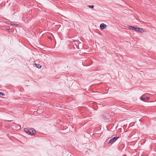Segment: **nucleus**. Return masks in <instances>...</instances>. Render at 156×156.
Masks as SVG:
<instances>
[{
    "instance_id": "nucleus-16",
    "label": "nucleus",
    "mask_w": 156,
    "mask_h": 156,
    "mask_svg": "<svg viewBox=\"0 0 156 156\" xmlns=\"http://www.w3.org/2000/svg\"><path fill=\"white\" fill-rule=\"evenodd\" d=\"M9 29H6V30H8V31H9ZM8 32H9V31H8Z\"/></svg>"
},
{
    "instance_id": "nucleus-3",
    "label": "nucleus",
    "mask_w": 156,
    "mask_h": 156,
    "mask_svg": "<svg viewBox=\"0 0 156 156\" xmlns=\"http://www.w3.org/2000/svg\"><path fill=\"white\" fill-rule=\"evenodd\" d=\"M72 42L74 44H75V45H76V48L78 49H79V44H81V45H82V43H80L79 44L78 41L77 40H73Z\"/></svg>"
},
{
    "instance_id": "nucleus-14",
    "label": "nucleus",
    "mask_w": 156,
    "mask_h": 156,
    "mask_svg": "<svg viewBox=\"0 0 156 156\" xmlns=\"http://www.w3.org/2000/svg\"><path fill=\"white\" fill-rule=\"evenodd\" d=\"M0 95H2V96H4L5 95L4 94V93L2 92H0Z\"/></svg>"
},
{
    "instance_id": "nucleus-13",
    "label": "nucleus",
    "mask_w": 156,
    "mask_h": 156,
    "mask_svg": "<svg viewBox=\"0 0 156 156\" xmlns=\"http://www.w3.org/2000/svg\"><path fill=\"white\" fill-rule=\"evenodd\" d=\"M11 25H12V26H17V24H15V23H13V24H11Z\"/></svg>"
},
{
    "instance_id": "nucleus-19",
    "label": "nucleus",
    "mask_w": 156,
    "mask_h": 156,
    "mask_svg": "<svg viewBox=\"0 0 156 156\" xmlns=\"http://www.w3.org/2000/svg\"><path fill=\"white\" fill-rule=\"evenodd\" d=\"M26 19H27V18H26ZM26 20H27V19H26Z\"/></svg>"
},
{
    "instance_id": "nucleus-17",
    "label": "nucleus",
    "mask_w": 156,
    "mask_h": 156,
    "mask_svg": "<svg viewBox=\"0 0 156 156\" xmlns=\"http://www.w3.org/2000/svg\"><path fill=\"white\" fill-rule=\"evenodd\" d=\"M7 128H9V126H7Z\"/></svg>"
},
{
    "instance_id": "nucleus-4",
    "label": "nucleus",
    "mask_w": 156,
    "mask_h": 156,
    "mask_svg": "<svg viewBox=\"0 0 156 156\" xmlns=\"http://www.w3.org/2000/svg\"><path fill=\"white\" fill-rule=\"evenodd\" d=\"M36 133V131L34 129H31V131H30L29 134L31 135H34Z\"/></svg>"
},
{
    "instance_id": "nucleus-12",
    "label": "nucleus",
    "mask_w": 156,
    "mask_h": 156,
    "mask_svg": "<svg viewBox=\"0 0 156 156\" xmlns=\"http://www.w3.org/2000/svg\"><path fill=\"white\" fill-rule=\"evenodd\" d=\"M25 18H26L25 17H23V20L24 21H25V22L26 23L27 22L28 20H26Z\"/></svg>"
},
{
    "instance_id": "nucleus-5",
    "label": "nucleus",
    "mask_w": 156,
    "mask_h": 156,
    "mask_svg": "<svg viewBox=\"0 0 156 156\" xmlns=\"http://www.w3.org/2000/svg\"><path fill=\"white\" fill-rule=\"evenodd\" d=\"M100 29L101 30H103L105 28H106L107 27V26L106 25L102 23L100 25Z\"/></svg>"
},
{
    "instance_id": "nucleus-7",
    "label": "nucleus",
    "mask_w": 156,
    "mask_h": 156,
    "mask_svg": "<svg viewBox=\"0 0 156 156\" xmlns=\"http://www.w3.org/2000/svg\"><path fill=\"white\" fill-rule=\"evenodd\" d=\"M24 130L26 133L29 134V133H30V131H31V128L28 129L26 128H24Z\"/></svg>"
},
{
    "instance_id": "nucleus-6",
    "label": "nucleus",
    "mask_w": 156,
    "mask_h": 156,
    "mask_svg": "<svg viewBox=\"0 0 156 156\" xmlns=\"http://www.w3.org/2000/svg\"><path fill=\"white\" fill-rule=\"evenodd\" d=\"M149 98H150L149 97H144L143 96H141L140 98V99L141 100L143 101H146V100H148L149 99Z\"/></svg>"
},
{
    "instance_id": "nucleus-18",
    "label": "nucleus",
    "mask_w": 156,
    "mask_h": 156,
    "mask_svg": "<svg viewBox=\"0 0 156 156\" xmlns=\"http://www.w3.org/2000/svg\"><path fill=\"white\" fill-rule=\"evenodd\" d=\"M141 156H145V155H142Z\"/></svg>"
},
{
    "instance_id": "nucleus-11",
    "label": "nucleus",
    "mask_w": 156,
    "mask_h": 156,
    "mask_svg": "<svg viewBox=\"0 0 156 156\" xmlns=\"http://www.w3.org/2000/svg\"><path fill=\"white\" fill-rule=\"evenodd\" d=\"M3 22L5 23H6V24H10L9 23V22H10V21H9V20H8V21H6L5 22Z\"/></svg>"
},
{
    "instance_id": "nucleus-1",
    "label": "nucleus",
    "mask_w": 156,
    "mask_h": 156,
    "mask_svg": "<svg viewBox=\"0 0 156 156\" xmlns=\"http://www.w3.org/2000/svg\"><path fill=\"white\" fill-rule=\"evenodd\" d=\"M128 28L130 29L134 30L137 32H139L140 33H143L144 32V29L132 26H129Z\"/></svg>"
},
{
    "instance_id": "nucleus-10",
    "label": "nucleus",
    "mask_w": 156,
    "mask_h": 156,
    "mask_svg": "<svg viewBox=\"0 0 156 156\" xmlns=\"http://www.w3.org/2000/svg\"><path fill=\"white\" fill-rule=\"evenodd\" d=\"M87 7H89V8H93L94 7V6L93 5H88L87 6Z\"/></svg>"
},
{
    "instance_id": "nucleus-2",
    "label": "nucleus",
    "mask_w": 156,
    "mask_h": 156,
    "mask_svg": "<svg viewBox=\"0 0 156 156\" xmlns=\"http://www.w3.org/2000/svg\"><path fill=\"white\" fill-rule=\"evenodd\" d=\"M119 138V137L118 136H115L112 139H111L108 142V144H112L115 142L118 138Z\"/></svg>"
},
{
    "instance_id": "nucleus-9",
    "label": "nucleus",
    "mask_w": 156,
    "mask_h": 156,
    "mask_svg": "<svg viewBox=\"0 0 156 156\" xmlns=\"http://www.w3.org/2000/svg\"><path fill=\"white\" fill-rule=\"evenodd\" d=\"M34 65L35 67H37L38 68H41V66L40 64L35 63Z\"/></svg>"
},
{
    "instance_id": "nucleus-8",
    "label": "nucleus",
    "mask_w": 156,
    "mask_h": 156,
    "mask_svg": "<svg viewBox=\"0 0 156 156\" xmlns=\"http://www.w3.org/2000/svg\"><path fill=\"white\" fill-rule=\"evenodd\" d=\"M102 118L105 120H108V118L105 115H103L101 116Z\"/></svg>"
},
{
    "instance_id": "nucleus-15",
    "label": "nucleus",
    "mask_w": 156,
    "mask_h": 156,
    "mask_svg": "<svg viewBox=\"0 0 156 156\" xmlns=\"http://www.w3.org/2000/svg\"><path fill=\"white\" fill-rule=\"evenodd\" d=\"M48 38L49 39H50L51 40H52V39L50 37H48Z\"/></svg>"
}]
</instances>
